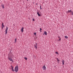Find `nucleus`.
I'll list each match as a JSON object with an SVG mask.
<instances>
[{
	"label": "nucleus",
	"instance_id": "obj_1",
	"mask_svg": "<svg viewBox=\"0 0 73 73\" xmlns=\"http://www.w3.org/2000/svg\"><path fill=\"white\" fill-rule=\"evenodd\" d=\"M12 58H13L12 56H8V59H9V61H12V62H14V61L12 60Z\"/></svg>",
	"mask_w": 73,
	"mask_h": 73
},
{
	"label": "nucleus",
	"instance_id": "obj_5",
	"mask_svg": "<svg viewBox=\"0 0 73 73\" xmlns=\"http://www.w3.org/2000/svg\"><path fill=\"white\" fill-rule=\"evenodd\" d=\"M11 68L12 71V72H15V70L13 69V66H11Z\"/></svg>",
	"mask_w": 73,
	"mask_h": 73
},
{
	"label": "nucleus",
	"instance_id": "obj_18",
	"mask_svg": "<svg viewBox=\"0 0 73 73\" xmlns=\"http://www.w3.org/2000/svg\"><path fill=\"white\" fill-rule=\"evenodd\" d=\"M56 59L57 60V61L58 62H58V61H59V60H58V58H56Z\"/></svg>",
	"mask_w": 73,
	"mask_h": 73
},
{
	"label": "nucleus",
	"instance_id": "obj_20",
	"mask_svg": "<svg viewBox=\"0 0 73 73\" xmlns=\"http://www.w3.org/2000/svg\"><path fill=\"white\" fill-rule=\"evenodd\" d=\"M40 9H42V8H41V5L40 6Z\"/></svg>",
	"mask_w": 73,
	"mask_h": 73
},
{
	"label": "nucleus",
	"instance_id": "obj_25",
	"mask_svg": "<svg viewBox=\"0 0 73 73\" xmlns=\"http://www.w3.org/2000/svg\"><path fill=\"white\" fill-rule=\"evenodd\" d=\"M58 38H60V36H58Z\"/></svg>",
	"mask_w": 73,
	"mask_h": 73
},
{
	"label": "nucleus",
	"instance_id": "obj_10",
	"mask_svg": "<svg viewBox=\"0 0 73 73\" xmlns=\"http://www.w3.org/2000/svg\"><path fill=\"white\" fill-rule=\"evenodd\" d=\"M44 34H45V35H47V33L46 31H44Z\"/></svg>",
	"mask_w": 73,
	"mask_h": 73
},
{
	"label": "nucleus",
	"instance_id": "obj_17",
	"mask_svg": "<svg viewBox=\"0 0 73 73\" xmlns=\"http://www.w3.org/2000/svg\"><path fill=\"white\" fill-rule=\"evenodd\" d=\"M24 58L25 59V60H27V59H28V58H27V57H25Z\"/></svg>",
	"mask_w": 73,
	"mask_h": 73
},
{
	"label": "nucleus",
	"instance_id": "obj_6",
	"mask_svg": "<svg viewBox=\"0 0 73 73\" xmlns=\"http://www.w3.org/2000/svg\"><path fill=\"white\" fill-rule=\"evenodd\" d=\"M42 68H43V70H46V67L45 66H43Z\"/></svg>",
	"mask_w": 73,
	"mask_h": 73
},
{
	"label": "nucleus",
	"instance_id": "obj_11",
	"mask_svg": "<svg viewBox=\"0 0 73 73\" xmlns=\"http://www.w3.org/2000/svg\"><path fill=\"white\" fill-rule=\"evenodd\" d=\"M37 14L38 16H41V15H40V14H39V13H38V12H37Z\"/></svg>",
	"mask_w": 73,
	"mask_h": 73
},
{
	"label": "nucleus",
	"instance_id": "obj_14",
	"mask_svg": "<svg viewBox=\"0 0 73 73\" xmlns=\"http://www.w3.org/2000/svg\"><path fill=\"white\" fill-rule=\"evenodd\" d=\"M71 15L73 16V11H71Z\"/></svg>",
	"mask_w": 73,
	"mask_h": 73
},
{
	"label": "nucleus",
	"instance_id": "obj_2",
	"mask_svg": "<svg viewBox=\"0 0 73 73\" xmlns=\"http://www.w3.org/2000/svg\"><path fill=\"white\" fill-rule=\"evenodd\" d=\"M18 70H19L18 66H16L15 68V72H18Z\"/></svg>",
	"mask_w": 73,
	"mask_h": 73
},
{
	"label": "nucleus",
	"instance_id": "obj_15",
	"mask_svg": "<svg viewBox=\"0 0 73 73\" xmlns=\"http://www.w3.org/2000/svg\"><path fill=\"white\" fill-rule=\"evenodd\" d=\"M65 38H66V39H67V38H68V36H65Z\"/></svg>",
	"mask_w": 73,
	"mask_h": 73
},
{
	"label": "nucleus",
	"instance_id": "obj_23",
	"mask_svg": "<svg viewBox=\"0 0 73 73\" xmlns=\"http://www.w3.org/2000/svg\"><path fill=\"white\" fill-rule=\"evenodd\" d=\"M34 35H36V33H34Z\"/></svg>",
	"mask_w": 73,
	"mask_h": 73
},
{
	"label": "nucleus",
	"instance_id": "obj_3",
	"mask_svg": "<svg viewBox=\"0 0 73 73\" xmlns=\"http://www.w3.org/2000/svg\"><path fill=\"white\" fill-rule=\"evenodd\" d=\"M8 27H6V29L5 31V34H7L8 33Z\"/></svg>",
	"mask_w": 73,
	"mask_h": 73
},
{
	"label": "nucleus",
	"instance_id": "obj_26",
	"mask_svg": "<svg viewBox=\"0 0 73 73\" xmlns=\"http://www.w3.org/2000/svg\"><path fill=\"white\" fill-rule=\"evenodd\" d=\"M2 29H3V27H2Z\"/></svg>",
	"mask_w": 73,
	"mask_h": 73
},
{
	"label": "nucleus",
	"instance_id": "obj_7",
	"mask_svg": "<svg viewBox=\"0 0 73 73\" xmlns=\"http://www.w3.org/2000/svg\"><path fill=\"white\" fill-rule=\"evenodd\" d=\"M21 32L23 33L24 32V27H22L21 29Z\"/></svg>",
	"mask_w": 73,
	"mask_h": 73
},
{
	"label": "nucleus",
	"instance_id": "obj_27",
	"mask_svg": "<svg viewBox=\"0 0 73 73\" xmlns=\"http://www.w3.org/2000/svg\"><path fill=\"white\" fill-rule=\"evenodd\" d=\"M38 4L37 3H36V5H37Z\"/></svg>",
	"mask_w": 73,
	"mask_h": 73
},
{
	"label": "nucleus",
	"instance_id": "obj_28",
	"mask_svg": "<svg viewBox=\"0 0 73 73\" xmlns=\"http://www.w3.org/2000/svg\"><path fill=\"white\" fill-rule=\"evenodd\" d=\"M27 0V1H28V0Z\"/></svg>",
	"mask_w": 73,
	"mask_h": 73
},
{
	"label": "nucleus",
	"instance_id": "obj_24",
	"mask_svg": "<svg viewBox=\"0 0 73 73\" xmlns=\"http://www.w3.org/2000/svg\"><path fill=\"white\" fill-rule=\"evenodd\" d=\"M56 52V54H58V52Z\"/></svg>",
	"mask_w": 73,
	"mask_h": 73
},
{
	"label": "nucleus",
	"instance_id": "obj_16",
	"mask_svg": "<svg viewBox=\"0 0 73 73\" xmlns=\"http://www.w3.org/2000/svg\"><path fill=\"white\" fill-rule=\"evenodd\" d=\"M17 41V39H16V38L15 39V42H16V41Z\"/></svg>",
	"mask_w": 73,
	"mask_h": 73
},
{
	"label": "nucleus",
	"instance_id": "obj_13",
	"mask_svg": "<svg viewBox=\"0 0 73 73\" xmlns=\"http://www.w3.org/2000/svg\"><path fill=\"white\" fill-rule=\"evenodd\" d=\"M1 6L2 7V8H4V5H2Z\"/></svg>",
	"mask_w": 73,
	"mask_h": 73
},
{
	"label": "nucleus",
	"instance_id": "obj_8",
	"mask_svg": "<svg viewBox=\"0 0 73 73\" xmlns=\"http://www.w3.org/2000/svg\"><path fill=\"white\" fill-rule=\"evenodd\" d=\"M62 63L63 65H64V62H65V61H64V60H62Z\"/></svg>",
	"mask_w": 73,
	"mask_h": 73
},
{
	"label": "nucleus",
	"instance_id": "obj_21",
	"mask_svg": "<svg viewBox=\"0 0 73 73\" xmlns=\"http://www.w3.org/2000/svg\"><path fill=\"white\" fill-rule=\"evenodd\" d=\"M59 41H61V38H60L59 39Z\"/></svg>",
	"mask_w": 73,
	"mask_h": 73
},
{
	"label": "nucleus",
	"instance_id": "obj_12",
	"mask_svg": "<svg viewBox=\"0 0 73 73\" xmlns=\"http://www.w3.org/2000/svg\"><path fill=\"white\" fill-rule=\"evenodd\" d=\"M5 26L4 25V23H2V27H4Z\"/></svg>",
	"mask_w": 73,
	"mask_h": 73
},
{
	"label": "nucleus",
	"instance_id": "obj_22",
	"mask_svg": "<svg viewBox=\"0 0 73 73\" xmlns=\"http://www.w3.org/2000/svg\"><path fill=\"white\" fill-rule=\"evenodd\" d=\"M33 21H35V19L33 18Z\"/></svg>",
	"mask_w": 73,
	"mask_h": 73
},
{
	"label": "nucleus",
	"instance_id": "obj_19",
	"mask_svg": "<svg viewBox=\"0 0 73 73\" xmlns=\"http://www.w3.org/2000/svg\"><path fill=\"white\" fill-rule=\"evenodd\" d=\"M42 30V29H41V28H40V32H41V31Z\"/></svg>",
	"mask_w": 73,
	"mask_h": 73
},
{
	"label": "nucleus",
	"instance_id": "obj_4",
	"mask_svg": "<svg viewBox=\"0 0 73 73\" xmlns=\"http://www.w3.org/2000/svg\"><path fill=\"white\" fill-rule=\"evenodd\" d=\"M35 44H36L34 45V46L35 48H36V49H37V44L36 43Z\"/></svg>",
	"mask_w": 73,
	"mask_h": 73
},
{
	"label": "nucleus",
	"instance_id": "obj_9",
	"mask_svg": "<svg viewBox=\"0 0 73 73\" xmlns=\"http://www.w3.org/2000/svg\"><path fill=\"white\" fill-rule=\"evenodd\" d=\"M67 12L69 13L72 12V10H68Z\"/></svg>",
	"mask_w": 73,
	"mask_h": 73
}]
</instances>
